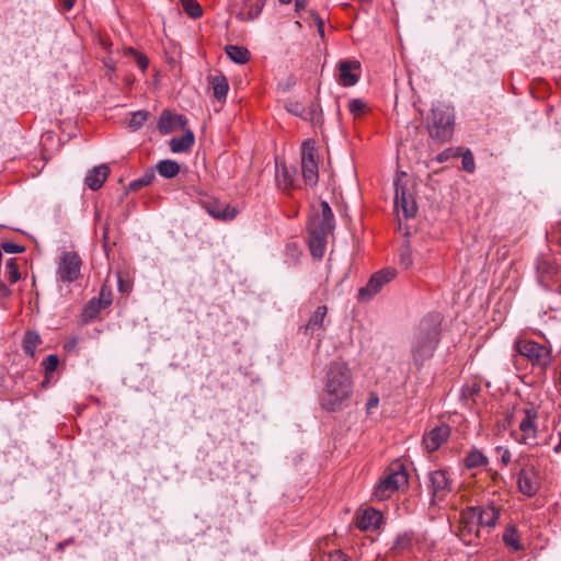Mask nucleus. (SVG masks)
Masks as SVG:
<instances>
[{
  "label": "nucleus",
  "mask_w": 561,
  "mask_h": 561,
  "mask_svg": "<svg viewBox=\"0 0 561 561\" xmlns=\"http://www.w3.org/2000/svg\"><path fill=\"white\" fill-rule=\"evenodd\" d=\"M286 110L296 115V116H299L302 118L304 116V113H305V105H302L301 103L299 102H288L286 104Z\"/></svg>",
  "instance_id": "nucleus-46"
},
{
  "label": "nucleus",
  "mask_w": 561,
  "mask_h": 561,
  "mask_svg": "<svg viewBox=\"0 0 561 561\" xmlns=\"http://www.w3.org/2000/svg\"><path fill=\"white\" fill-rule=\"evenodd\" d=\"M413 546V538L411 534L404 533L400 534L396 537L392 542V546L389 550V553L392 556H400L407 551H410Z\"/></svg>",
  "instance_id": "nucleus-24"
},
{
  "label": "nucleus",
  "mask_w": 561,
  "mask_h": 561,
  "mask_svg": "<svg viewBox=\"0 0 561 561\" xmlns=\"http://www.w3.org/2000/svg\"><path fill=\"white\" fill-rule=\"evenodd\" d=\"M148 118V113L145 111H138L133 113L129 119L128 126L133 130L139 129Z\"/></svg>",
  "instance_id": "nucleus-39"
},
{
  "label": "nucleus",
  "mask_w": 561,
  "mask_h": 561,
  "mask_svg": "<svg viewBox=\"0 0 561 561\" xmlns=\"http://www.w3.org/2000/svg\"><path fill=\"white\" fill-rule=\"evenodd\" d=\"M360 64L356 60H342L339 64V82L343 87L355 85L359 80Z\"/></svg>",
  "instance_id": "nucleus-18"
},
{
  "label": "nucleus",
  "mask_w": 561,
  "mask_h": 561,
  "mask_svg": "<svg viewBox=\"0 0 561 561\" xmlns=\"http://www.w3.org/2000/svg\"><path fill=\"white\" fill-rule=\"evenodd\" d=\"M105 65H106V67H107L111 71H113V70H114V66H113L112 64H107V62H106Z\"/></svg>",
  "instance_id": "nucleus-58"
},
{
  "label": "nucleus",
  "mask_w": 561,
  "mask_h": 561,
  "mask_svg": "<svg viewBox=\"0 0 561 561\" xmlns=\"http://www.w3.org/2000/svg\"><path fill=\"white\" fill-rule=\"evenodd\" d=\"M1 248L4 252L10 254L22 253L24 251L23 247L15 244L13 242H3Z\"/></svg>",
  "instance_id": "nucleus-48"
},
{
  "label": "nucleus",
  "mask_w": 561,
  "mask_h": 561,
  "mask_svg": "<svg viewBox=\"0 0 561 561\" xmlns=\"http://www.w3.org/2000/svg\"><path fill=\"white\" fill-rule=\"evenodd\" d=\"M397 275V271L394 268H385L377 273H375L366 286L359 288L358 290V299L362 301L370 300L375 295H377L381 288L392 280Z\"/></svg>",
  "instance_id": "nucleus-11"
},
{
  "label": "nucleus",
  "mask_w": 561,
  "mask_h": 561,
  "mask_svg": "<svg viewBox=\"0 0 561 561\" xmlns=\"http://www.w3.org/2000/svg\"><path fill=\"white\" fill-rule=\"evenodd\" d=\"M408 483V474L403 470H397L387 474L376 485L374 495L377 500L383 501L391 496L398 489Z\"/></svg>",
  "instance_id": "nucleus-12"
},
{
  "label": "nucleus",
  "mask_w": 561,
  "mask_h": 561,
  "mask_svg": "<svg viewBox=\"0 0 561 561\" xmlns=\"http://www.w3.org/2000/svg\"><path fill=\"white\" fill-rule=\"evenodd\" d=\"M328 236L309 233V248L313 257L321 259L324 255Z\"/></svg>",
  "instance_id": "nucleus-26"
},
{
  "label": "nucleus",
  "mask_w": 561,
  "mask_h": 561,
  "mask_svg": "<svg viewBox=\"0 0 561 561\" xmlns=\"http://www.w3.org/2000/svg\"><path fill=\"white\" fill-rule=\"evenodd\" d=\"M184 12L193 19L201 18L203 9L196 0H181Z\"/></svg>",
  "instance_id": "nucleus-34"
},
{
  "label": "nucleus",
  "mask_w": 561,
  "mask_h": 561,
  "mask_svg": "<svg viewBox=\"0 0 561 561\" xmlns=\"http://www.w3.org/2000/svg\"><path fill=\"white\" fill-rule=\"evenodd\" d=\"M210 83L214 91V96L218 101H224L229 90L227 78L225 76H215Z\"/></svg>",
  "instance_id": "nucleus-29"
},
{
  "label": "nucleus",
  "mask_w": 561,
  "mask_h": 561,
  "mask_svg": "<svg viewBox=\"0 0 561 561\" xmlns=\"http://www.w3.org/2000/svg\"><path fill=\"white\" fill-rule=\"evenodd\" d=\"M153 180V174H146L145 176L134 180L129 183L128 190L131 192L138 191L141 187H145L151 183Z\"/></svg>",
  "instance_id": "nucleus-43"
},
{
  "label": "nucleus",
  "mask_w": 561,
  "mask_h": 561,
  "mask_svg": "<svg viewBox=\"0 0 561 561\" xmlns=\"http://www.w3.org/2000/svg\"><path fill=\"white\" fill-rule=\"evenodd\" d=\"M540 488V479L538 470L534 463H525L519 472L517 473V489L518 491L528 496L533 497L537 494Z\"/></svg>",
  "instance_id": "nucleus-10"
},
{
  "label": "nucleus",
  "mask_w": 561,
  "mask_h": 561,
  "mask_svg": "<svg viewBox=\"0 0 561 561\" xmlns=\"http://www.w3.org/2000/svg\"><path fill=\"white\" fill-rule=\"evenodd\" d=\"M431 504L440 505L451 493V480L445 470H435L428 476Z\"/></svg>",
  "instance_id": "nucleus-9"
},
{
  "label": "nucleus",
  "mask_w": 561,
  "mask_h": 561,
  "mask_svg": "<svg viewBox=\"0 0 561 561\" xmlns=\"http://www.w3.org/2000/svg\"><path fill=\"white\" fill-rule=\"evenodd\" d=\"M537 272L540 283L548 284V282L551 280L556 274L557 267L552 262L542 260L537 264Z\"/></svg>",
  "instance_id": "nucleus-30"
},
{
  "label": "nucleus",
  "mask_w": 561,
  "mask_h": 561,
  "mask_svg": "<svg viewBox=\"0 0 561 561\" xmlns=\"http://www.w3.org/2000/svg\"><path fill=\"white\" fill-rule=\"evenodd\" d=\"M293 0H279L280 3L283 4H289Z\"/></svg>",
  "instance_id": "nucleus-57"
},
{
  "label": "nucleus",
  "mask_w": 561,
  "mask_h": 561,
  "mask_svg": "<svg viewBox=\"0 0 561 561\" xmlns=\"http://www.w3.org/2000/svg\"><path fill=\"white\" fill-rule=\"evenodd\" d=\"M68 543H69V541H65V542H60V543H58V549H59V550H62V549H64V547H66V545H68Z\"/></svg>",
  "instance_id": "nucleus-55"
},
{
  "label": "nucleus",
  "mask_w": 561,
  "mask_h": 561,
  "mask_svg": "<svg viewBox=\"0 0 561 561\" xmlns=\"http://www.w3.org/2000/svg\"><path fill=\"white\" fill-rule=\"evenodd\" d=\"M262 9L263 3L261 1L252 3L250 0H245L244 8L238 12L237 18L243 22L253 21L261 14Z\"/></svg>",
  "instance_id": "nucleus-25"
},
{
  "label": "nucleus",
  "mask_w": 561,
  "mask_h": 561,
  "mask_svg": "<svg viewBox=\"0 0 561 561\" xmlns=\"http://www.w3.org/2000/svg\"><path fill=\"white\" fill-rule=\"evenodd\" d=\"M41 342V336L36 332H27L23 341L24 353L33 357Z\"/></svg>",
  "instance_id": "nucleus-32"
},
{
  "label": "nucleus",
  "mask_w": 561,
  "mask_h": 561,
  "mask_svg": "<svg viewBox=\"0 0 561 561\" xmlns=\"http://www.w3.org/2000/svg\"><path fill=\"white\" fill-rule=\"evenodd\" d=\"M479 389H480V388H479L477 385H473V386H467V387H465V388H463V390H462V394H463L465 397H467V396L472 397L476 392H478V391H479Z\"/></svg>",
  "instance_id": "nucleus-51"
},
{
  "label": "nucleus",
  "mask_w": 561,
  "mask_h": 561,
  "mask_svg": "<svg viewBox=\"0 0 561 561\" xmlns=\"http://www.w3.org/2000/svg\"><path fill=\"white\" fill-rule=\"evenodd\" d=\"M473 507L468 506L459 514L457 536L466 546L478 547L481 543V526Z\"/></svg>",
  "instance_id": "nucleus-5"
},
{
  "label": "nucleus",
  "mask_w": 561,
  "mask_h": 561,
  "mask_svg": "<svg viewBox=\"0 0 561 561\" xmlns=\"http://www.w3.org/2000/svg\"><path fill=\"white\" fill-rule=\"evenodd\" d=\"M202 205L208 215L220 221H230L239 214L234 206L217 199L204 201Z\"/></svg>",
  "instance_id": "nucleus-15"
},
{
  "label": "nucleus",
  "mask_w": 561,
  "mask_h": 561,
  "mask_svg": "<svg viewBox=\"0 0 561 561\" xmlns=\"http://www.w3.org/2000/svg\"><path fill=\"white\" fill-rule=\"evenodd\" d=\"M296 8L300 9L305 7V0H296Z\"/></svg>",
  "instance_id": "nucleus-54"
},
{
  "label": "nucleus",
  "mask_w": 561,
  "mask_h": 561,
  "mask_svg": "<svg viewBox=\"0 0 561 561\" xmlns=\"http://www.w3.org/2000/svg\"><path fill=\"white\" fill-rule=\"evenodd\" d=\"M379 405V397L376 393H371L366 403L367 413H373V410L377 409Z\"/></svg>",
  "instance_id": "nucleus-49"
},
{
  "label": "nucleus",
  "mask_w": 561,
  "mask_h": 561,
  "mask_svg": "<svg viewBox=\"0 0 561 561\" xmlns=\"http://www.w3.org/2000/svg\"><path fill=\"white\" fill-rule=\"evenodd\" d=\"M324 561H346V558L342 551L334 550L327 554V558Z\"/></svg>",
  "instance_id": "nucleus-50"
},
{
  "label": "nucleus",
  "mask_w": 561,
  "mask_h": 561,
  "mask_svg": "<svg viewBox=\"0 0 561 561\" xmlns=\"http://www.w3.org/2000/svg\"><path fill=\"white\" fill-rule=\"evenodd\" d=\"M278 185L283 187V190L294 188V175L287 168H283L282 173L277 174Z\"/></svg>",
  "instance_id": "nucleus-35"
},
{
  "label": "nucleus",
  "mask_w": 561,
  "mask_h": 561,
  "mask_svg": "<svg viewBox=\"0 0 561 561\" xmlns=\"http://www.w3.org/2000/svg\"><path fill=\"white\" fill-rule=\"evenodd\" d=\"M367 108L366 103L362 99H352L348 102V111L354 117H360L365 114Z\"/></svg>",
  "instance_id": "nucleus-36"
},
{
  "label": "nucleus",
  "mask_w": 561,
  "mask_h": 561,
  "mask_svg": "<svg viewBox=\"0 0 561 561\" xmlns=\"http://www.w3.org/2000/svg\"><path fill=\"white\" fill-rule=\"evenodd\" d=\"M503 540L506 546L513 548L514 550L520 549L519 538L514 528H506V530L503 535Z\"/></svg>",
  "instance_id": "nucleus-37"
},
{
  "label": "nucleus",
  "mask_w": 561,
  "mask_h": 561,
  "mask_svg": "<svg viewBox=\"0 0 561 561\" xmlns=\"http://www.w3.org/2000/svg\"><path fill=\"white\" fill-rule=\"evenodd\" d=\"M445 159H446V157H445L444 154H439V156L437 157V160H438L439 162L445 161Z\"/></svg>",
  "instance_id": "nucleus-56"
},
{
  "label": "nucleus",
  "mask_w": 561,
  "mask_h": 561,
  "mask_svg": "<svg viewBox=\"0 0 561 561\" xmlns=\"http://www.w3.org/2000/svg\"><path fill=\"white\" fill-rule=\"evenodd\" d=\"M328 314V307L322 305L319 306L311 317L309 318L308 322L300 328L304 334L306 335H312L317 331H323L325 330L324 320Z\"/></svg>",
  "instance_id": "nucleus-21"
},
{
  "label": "nucleus",
  "mask_w": 561,
  "mask_h": 561,
  "mask_svg": "<svg viewBox=\"0 0 561 561\" xmlns=\"http://www.w3.org/2000/svg\"><path fill=\"white\" fill-rule=\"evenodd\" d=\"M515 417L518 422L517 430L512 433L515 440L524 445H536L538 436L537 408L533 404H527L516 411Z\"/></svg>",
  "instance_id": "nucleus-3"
},
{
  "label": "nucleus",
  "mask_w": 561,
  "mask_h": 561,
  "mask_svg": "<svg viewBox=\"0 0 561 561\" xmlns=\"http://www.w3.org/2000/svg\"><path fill=\"white\" fill-rule=\"evenodd\" d=\"M399 263L404 270H408L413 265L412 252L408 245L401 249Z\"/></svg>",
  "instance_id": "nucleus-42"
},
{
  "label": "nucleus",
  "mask_w": 561,
  "mask_h": 561,
  "mask_svg": "<svg viewBox=\"0 0 561 561\" xmlns=\"http://www.w3.org/2000/svg\"><path fill=\"white\" fill-rule=\"evenodd\" d=\"M517 353L526 357L533 365L546 368L551 363V351L531 340H518L515 343Z\"/></svg>",
  "instance_id": "nucleus-6"
},
{
  "label": "nucleus",
  "mask_w": 561,
  "mask_h": 561,
  "mask_svg": "<svg viewBox=\"0 0 561 561\" xmlns=\"http://www.w3.org/2000/svg\"><path fill=\"white\" fill-rule=\"evenodd\" d=\"M225 51L232 61L240 65L245 64L250 58V51L243 46L227 45Z\"/></svg>",
  "instance_id": "nucleus-27"
},
{
  "label": "nucleus",
  "mask_w": 561,
  "mask_h": 561,
  "mask_svg": "<svg viewBox=\"0 0 561 561\" xmlns=\"http://www.w3.org/2000/svg\"><path fill=\"white\" fill-rule=\"evenodd\" d=\"M186 124L187 118L184 115L163 111L158 122V128L161 134L168 135L176 129H184Z\"/></svg>",
  "instance_id": "nucleus-19"
},
{
  "label": "nucleus",
  "mask_w": 561,
  "mask_h": 561,
  "mask_svg": "<svg viewBox=\"0 0 561 561\" xmlns=\"http://www.w3.org/2000/svg\"><path fill=\"white\" fill-rule=\"evenodd\" d=\"M128 54H130L135 57L137 66L142 71H145L148 68L149 60L144 54L136 51L133 47H128L125 49V55H128Z\"/></svg>",
  "instance_id": "nucleus-41"
},
{
  "label": "nucleus",
  "mask_w": 561,
  "mask_h": 561,
  "mask_svg": "<svg viewBox=\"0 0 561 561\" xmlns=\"http://www.w3.org/2000/svg\"><path fill=\"white\" fill-rule=\"evenodd\" d=\"M102 309H105L100 301H96V298H92L83 309V316L93 319L96 317Z\"/></svg>",
  "instance_id": "nucleus-38"
},
{
  "label": "nucleus",
  "mask_w": 561,
  "mask_h": 561,
  "mask_svg": "<svg viewBox=\"0 0 561 561\" xmlns=\"http://www.w3.org/2000/svg\"><path fill=\"white\" fill-rule=\"evenodd\" d=\"M195 137L192 130H186L181 137L170 140V149L174 153L187 152L194 146Z\"/></svg>",
  "instance_id": "nucleus-23"
},
{
  "label": "nucleus",
  "mask_w": 561,
  "mask_h": 561,
  "mask_svg": "<svg viewBox=\"0 0 561 561\" xmlns=\"http://www.w3.org/2000/svg\"><path fill=\"white\" fill-rule=\"evenodd\" d=\"M511 458H512L511 451L508 449H504L502 455H501L502 463L504 466H507L511 462Z\"/></svg>",
  "instance_id": "nucleus-52"
},
{
  "label": "nucleus",
  "mask_w": 561,
  "mask_h": 561,
  "mask_svg": "<svg viewBox=\"0 0 561 561\" xmlns=\"http://www.w3.org/2000/svg\"><path fill=\"white\" fill-rule=\"evenodd\" d=\"M158 173L165 179H173L180 172V165L173 160H162L157 164Z\"/></svg>",
  "instance_id": "nucleus-31"
},
{
  "label": "nucleus",
  "mask_w": 561,
  "mask_h": 561,
  "mask_svg": "<svg viewBox=\"0 0 561 561\" xmlns=\"http://www.w3.org/2000/svg\"><path fill=\"white\" fill-rule=\"evenodd\" d=\"M472 507L478 515L477 518L481 528H494L496 526L501 514L500 507L493 504Z\"/></svg>",
  "instance_id": "nucleus-20"
},
{
  "label": "nucleus",
  "mask_w": 561,
  "mask_h": 561,
  "mask_svg": "<svg viewBox=\"0 0 561 561\" xmlns=\"http://www.w3.org/2000/svg\"><path fill=\"white\" fill-rule=\"evenodd\" d=\"M96 301H100V304L107 308L112 304V293L111 290H107L106 288H102L100 291L99 297L96 298Z\"/></svg>",
  "instance_id": "nucleus-47"
},
{
  "label": "nucleus",
  "mask_w": 561,
  "mask_h": 561,
  "mask_svg": "<svg viewBox=\"0 0 561 561\" xmlns=\"http://www.w3.org/2000/svg\"><path fill=\"white\" fill-rule=\"evenodd\" d=\"M110 174V168L106 164L94 167L85 176V184L92 191L102 187Z\"/></svg>",
  "instance_id": "nucleus-22"
},
{
  "label": "nucleus",
  "mask_w": 561,
  "mask_h": 561,
  "mask_svg": "<svg viewBox=\"0 0 561 561\" xmlns=\"http://www.w3.org/2000/svg\"><path fill=\"white\" fill-rule=\"evenodd\" d=\"M301 173L306 185L314 186L318 183V156L311 139L305 140L301 146Z\"/></svg>",
  "instance_id": "nucleus-7"
},
{
  "label": "nucleus",
  "mask_w": 561,
  "mask_h": 561,
  "mask_svg": "<svg viewBox=\"0 0 561 561\" xmlns=\"http://www.w3.org/2000/svg\"><path fill=\"white\" fill-rule=\"evenodd\" d=\"M334 228V216L328 202L320 203V211L310 218L308 232L330 234Z\"/></svg>",
  "instance_id": "nucleus-13"
},
{
  "label": "nucleus",
  "mask_w": 561,
  "mask_h": 561,
  "mask_svg": "<svg viewBox=\"0 0 561 561\" xmlns=\"http://www.w3.org/2000/svg\"><path fill=\"white\" fill-rule=\"evenodd\" d=\"M450 435V427L446 424L435 426L423 436V445L428 453L437 450L447 442Z\"/></svg>",
  "instance_id": "nucleus-16"
},
{
  "label": "nucleus",
  "mask_w": 561,
  "mask_h": 561,
  "mask_svg": "<svg viewBox=\"0 0 561 561\" xmlns=\"http://www.w3.org/2000/svg\"><path fill=\"white\" fill-rule=\"evenodd\" d=\"M382 519V514L379 511L368 507L357 513L356 526L363 531H375L379 529Z\"/></svg>",
  "instance_id": "nucleus-17"
},
{
  "label": "nucleus",
  "mask_w": 561,
  "mask_h": 561,
  "mask_svg": "<svg viewBox=\"0 0 561 561\" xmlns=\"http://www.w3.org/2000/svg\"><path fill=\"white\" fill-rule=\"evenodd\" d=\"M7 268H9L10 282L11 283H16L20 279V273H19L18 265L15 263V259H10L7 262Z\"/></svg>",
  "instance_id": "nucleus-44"
},
{
  "label": "nucleus",
  "mask_w": 561,
  "mask_h": 561,
  "mask_svg": "<svg viewBox=\"0 0 561 561\" xmlns=\"http://www.w3.org/2000/svg\"><path fill=\"white\" fill-rule=\"evenodd\" d=\"M488 463V457L478 449L470 450L465 458V465L468 469L485 467Z\"/></svg>",
  "instance_id": "nucleus-28"
},
{
  "label": "nucleus",
  "mask_w": 561,
  "mask_h": 561,
  "mask_svg": "<svg viewBox=\"0 0 561 561\" xmlns=\"http://www.w3.org/2000/svg\"><path fill=\"white\" fill-rule=\"evenodd\" d=\"M462 169L467 172H473L474 171V158L472 153L468 150L462 154Z\"/></svg>",
  "instance_id": "nucleus-45"
},
{
  "label": "nucleus",
  "mask_w": 561,
  "mask_h": 561,
  "mask_svg": "<svg viewBox=\"0 0 561 561\" xmlns=\"http://www.w3.org/2000/svg\"><path fill=\"white\" fill-rule=\"evenodd\" d=\"M394 210L398 216L402 213L404 218H412L415 216L417 206L412 194L401 185L400 179L394 182Z\"/></svg>",
  "instance_id": "nucleus-14"
},
{
  "label": "nucleus",
  "mask_w": 561,
  "mask_h": 561,
  "mask_svg": "<svg viewBox=\"0 0 561 561\" xmlns=\"http://www.w3.org/2000/svg\"><path fill=\"white\" fill-rule=\"evenodd\" d=\"M42 365L44 367L45 376L47 378L51 373H54L57 369L59 365V358L57 355L50 354L45 358Z\"/></svg>",
  "instance_id": "nucleus-40"
},
{
  "label": "nucleus",
  "mask_w": 561,
  "mask_h": 561,
  "mask_svg": "<svg viewBox=\"0 0 561 561\" xmlns=\"http://www.w3.org/2000/svg\"><path fill=\"white\" fill-rule=\"evenodd\" d=\"M439 323L432 318L421 321L412 342V358L417 367L432 358L439 342Z\"/></svg>",
  "instance_id": "nucleus-2"
},
{
  "label": "nucleus",
  "mask_w": 561,
  "mask_h": 561,
  "mask_svg": "<svg viewBox=\"0 0 561 561\" xmlns=\"http://www.w3.org/2000/svg\"><path fill=\"white\" fill-rule=\"evenodd\" d=\"M82 260L76 252H64L58 261L57 280L72 283L81 276Z\"/></svg>",
  "instance_id": "nucleus-8"
},
{
  "label": "nucleus",
  "mask_w": 561,
  "mask_h": 561,
  "mask_svg": "<svg viewBox=\"0 0 561 561\" xmlns=\"http://www.w3.org/2000/svg\"><path fill=\"white\" fill-rule=\"evenodd\" d=\"M454 118L453 108L444 104L433 106L427 124L431 138L439 142L449 140L454 133Z\"/></svg>",
  "instance_id": "nucleus-4"
},
{
  "label": "nucleus",
  "mask_w": 561,
  "mask_h": 561,
  "mask_svg": "<svg viewBox=\"0 0 561 561\" xmlns=\"http://www.w3.org/2000/svg\"><path fill=\"white\" fill-rule=\"evenodd\" d=\"M321 107L318 103H311L309 106H305V113L302 119L318 124L321 121Z\"/></svg>",
  "instance_id": "nucleus-33"
},
{
  "label": "nucleus",
  "mask_w": 561,
  "mask_h": 561,
  "mask_svg": "<svg viewBox=\"0 0 561 561\" xmlns=\"http://www.w3.org/2000/svg\"><path fill=\"white\" fill-rule=\"evenodd\" d=\"M61 3H62L64 10L70 11L75 5L76 0H62Z\"/></svg>",
  "instance_id": "nucleus-53"
},
{
  "label": "nucleus",
  "mask_w": 561,
  "mask_h": 561,
  "mask_svg": "<svg viewBox=\"0 0 561 561\" xmlns=\"http://www.w3.org/2000/svg\"><path fill=\"white\" fill-rule=\"evenodd\" d=\"M354 394L352 371L345 362L334 360L327 369L320 405L328 412L342 411L350 407Z\"/></svg>",
  "instance_id": "nucleus-1"
}]
</instances>
